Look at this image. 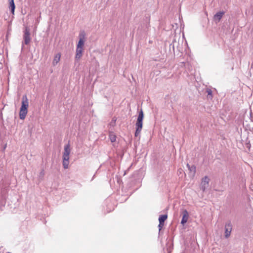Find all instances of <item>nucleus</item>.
<instances>
[{
  "label": "nucleus",
  "instance_id": "1",
  "mask_svg": "<svg viewBox=\"0 0 253 253\" xmlns=\"http://www.w3.org/2000/svg\"><path fill=\"white\" fill-rule=\"evenodd\" d=\"M28 106L29 102L27 95H24L22 96L21 106L19 112V117L20 119L23 120L25 118L28 112Z\"/></svg>",
  "mask_w": 253,
  "mask_h": 253
},
{
  "label": "nucleus",
  "instance_id": "2",
  "mask_svg": "<svg viewBox=\"0 0 253 253\" xmlns=\"http://www.w3.org/2000/svg\"><path fill=\"white\" fill-rule=\"evenodd\" d=\"M144 118V114L142 109L139 112L138 116L135 124L136 130L135 132V136L138 137L140 135V133L142 129L143 119Z\"/></svg>",
  "mask_w": 253,
  "mask_h": 253
},
{
  "label": "nucleus",
  "instance_id": "3",
  "mask_svg": "<svg viewBox=\"0 0 253 253\" xmlns=\"http://www.w3.org/2000/svg\"><path fill=\"white\" fill-rule=\"evenodd\" d=\"M24 42L25 44H28L31 41L30 29L26 27L24 31Z\"/></svg>",
  "mask_w": 253,
  "mask_h": 253
},
{
  "label": "nucleus",
  "instance_id": "4",
  "mask_svg": "<svg viewBox=\"0 0 253 253\" xmlns=\"http://www.w3.org/2000/svg\"><path fill=\"white\" fill-rule=\"evenodd\" d=\"M224 229L225 237L227 239L230 237L232 230V225L230 221H228L225 223Z\"/></svg>",
  "mask_w": 253,
  "mask_h": 253
},
{
  "label": "nucleus",
  "instance_id": "5",
  "mask_svg": "<svg viewBox=\"0 0 253 253\" xmlns=\"http://www.w3.org/2000/svg\"><path fill=\"white\" fill-rule=\"evenodd\" d=\"M85 33L84 32H82L79 34V41L78 42L77 47L79 48H83L84 43Z\"/></svg>",
  "mask_w": 253,
  "mask_h": 253
},
{
  "label": "nucleus",
  "instance_id": "6",
  "mask_svg": "<svg viewBox=\"0 0 253 253\" xmlns=\"http://www.w3.org/2000/svg\"><path fill=\"white\" fill-rule=\"evenodd\" d=\"M189 217L188 212L187 210H184L182 211V218L181 221V223L182 225H184L187 222Z\"/></svg>",
  "mask_w": 253,
  "mask_h": 253
},
{
  "label": "nucleus",
  "instance_id": "7",
  "mask_svg": "<svg viewBox=\"0 0 253 253\" xmlns=\"http://www.w3.org/2000/svg\"><path fill=\"white\" fill-rule=\"evenodd\" d=\"M189 171V175L192 177H194L195 176L196 173V168L194 165L190 166L189 164H187L186 165Z\"/></svg>",
  "mask_w": 253,
  "mask_h": 253
},
{
  "label": "nucleus",
  "instance_id": "8",
  "mask_svg": "<svg viewBox=\"0 0 253 253\" xmlns=\"http://www.w3.org/2000/svg\"><path fill=\"white\" fill-rule=\"evenodd\" d=\"M224 14L225 12L223 11L217 12L213 16L214 20L217 22H219Z\"/></svg>",
  "mask_w": 253,
  "mask_h": 253
},
{
  "label": "nucleus",
  "instance_id": "9",
  "mask_svg": "<svg viewBox=\"0 0 253 253\" xmlns=\"http://www.w3.org/2000/svg\"><path fill=\"white\" fill-rule=\"evenodd\" d=\"M83 48H79L77 47L76 51L75 59L79 60L81 59L83 55Z\"/></svg>",
  "mask_w": 253,
  "mask_h": 253
},
{
  "label": "nucleus",
  "instance_id": "10",
  "mask_svg": "<svg viewBox=\"0 0 253 253\" xmlns=\"http://www.w3.org/2000/svg\"><path fill=\"white\" fill-rule=\"evenodd\" d=\"M9 9L12 14H14V10L15 8V5L14 4V0H9Z\"/></svg>",
  "mask_w": 253,
  "mask_h": 253
},
{
  "label": "nucleus",
  "instance_id": "11",
  "mask_svg": "<svg viewBox=\"0 0 253 253\" xmlns=\"http://www.w3.org/2000/svg\"><path fill=\"white\" fill-rule=\"evenodd\" d=\"M9 9L12 14H14V10L15 8V5L14 4V0H9Z\"/></svg>",
  "mask_w": 253,
  "mask_h": 253
},
{
  "label": "nucleus",
  "instance_id": "12",
  "mask_svg": "<svg viewBox=\"0 0 253 253\" xmlns=\"http://www.w3.org/2000/svg\"><path fill=\"white\" fill-rule=\"evenodd\" d=\"M60 57L61 54L60 53H58L55 55L52 62V64L54 66L56 65L59 62L60 60Z\"/></svg>",
  "mask_w": 253,
  "mask_h": 253
},
{
  "label": "nucleus",
  "instance_id": "13",
  "mask_svg": "<svg viewBox=\"0 0 253 253\" xmlns=\"http://www.w3.org/2000/svg\"><path fill=\"white\" fill-rule=\"evenodd\" d=\"M70 153V145L67 144L64 146L63 155H69Z\"/></svg>",
  "mask_w": 253,
  "mask_h": 253
},
{
  "label": "nucleus",
  "instance_id": "14",
  "mask_svg": "<svg viewBox=\"0 0 253 253\" xmlns=\"http://www.w3.org/2000/svg\"><path fill=\"white\" fill-rule=\"evenodd\" d=\"M168 218L167 214L160 215L159 217V221L161 223H164L165 220Z\"/></svg>",
  "mask_w": 253,
  "mask_h": 253
},
{
  "label": "nucleus",
  "instance_id": "15",
  "mask_svg": "<svg viewBox=\"0 0 253 253\" xmlns=\"http://www.w3.org/2000/svg\"><path fill=\"white\" fill-rule=\"evenodd\" d=\"M209 181H210V179H209V177L208 176H206L202 178L201 184L208 186Z\"/></svg>",
  "mask_w": 253,
  "mask_h": 253
},
{
  "label": "nucleus",
  "instance_id": "16",
  "mask_svg": "<svg viewBox=\"0 0 253 253\" xmlns=\"http://www.w3.org/2000/svg\"><path fill=\"white\" fill-rule=\"evenodd\" d=\"M109 138L111 142H114L116 140V136L113 132H109Z\"/></svg>",
  "mask_w": 253,
  "mask_h": 253
},
{
  "label": "nucleus",
  "instance_id": "17",
  "mask_svg": "<svg viewBox=\"0 0 253 253\" xmlns=\"http://www.w3.org/2000/svg\"><path fill=\"white\" fill-rule=\"evenodd\" d=\"M206 92L208 93V98L211 99L212 98V91L211 89H207Z\"/></svg>",
  "mask_w": 253,
  "mask_h": 253
},
{
  "label": "nucleus",
  "instance_id": "18",
  "mask_svg": "<svg viewBox=\"0 0 253 253\" xmlns=\"http://www.w3.org/2000/svg\"><path fill=\"white\" fill-rule=\"evenodd\" d=\"M69 162V161H63V166L65 169H67L68 168Z\"/></svg>",
  "mask_w": 253,
  "mask_h": 253
},
{
  "label": "nucleus",
  "instance_id": "19",
  "mask_svg": "<svg viewBox=\"0 0 253 253\" xmlns=\"http://www.w3.org/2000/svg\"><path fill=\"white\" fill-rule=\"evenodd\" d=\"M44 175V170L42 169L41 170V171L39 173V179L41 180H42L43 178Z\"/></svg>",
  "mask_w": 253,
  "mask_h": 253
},
{
  "label": "nucleus",
  "instance_id": "20",
  "mask_svg": "<svg viewBox=\"0 0 253 253\" xmlns=\"http://www.w3.org/2000/svg\"><path fill=\"white\" fill-rule=\"evenodd\" d=\"M69 155H63V161H69Z\"/></svg>",
  "mask_w": 253,
  "mask_h": 253
},
{
  "label": "nucleus",
  "instance_id": "21",
  "mask_svg": "<svg viewBox=\"0 0 253 253\" xmlns=\"http://www.w3.org/2000/svg\"><path fill=\"white\" fill-rule=\"evenodd\" d=\"M164 225V223L159 222V224L158 225L159 231H161V230L163 227Z\"/></svg>",
  "mask_w": 253,
  "mask_h": 253
},
{
  "label": "nucleus",
  "instance_id": "22",
  "mask_svg": "<svg viewBox=\"0 0 253 253\" xmlns=\"http://www.w3.org/2000/svg\"><path fill=\"white\" fill-rule=\"evenodd\" d=\"M208 186H206V185H203L202 184H201V189L203 191H205V190H206V189L208 187Z\"/></svg>",
  "mask_w": 253,
  "mask_h": 253
},
{
  "label": "nucleus",
  "instance_id": "23",
  "mask_svg": "<svg viewBox=\"0 0 253 253\" xmlns=\"http://www.w3.org/2000/svg\"><path fill=\"white\" fill-rule=\"evenodd\" d=\"M246 147L248 148L249 149L251 148V144L250 143V141L247 142L246 143Z\"/></svg>",
  "mask_w": 253,
  "mask_h": 253
},
{
  "label": "nucleus",
  "instance_id": "24",
  "mask_svg": "<svg viewBox=\"0 0 253 253\" xmlns=\"http://www.w3.org/2000/svg\"><path fill=\"white\" fill-rule=\"evenodd\" d=\"M115 122H116V120H114V119H113V120H112V122L111 123V124H112V123L115 124Z\"/></svg>",
  "mask_w": 253,
  "mask_h": 253
},
{
  "label": "nucleus",
  "instance_id": "25",
  "mask_svg": "<svg viewBox=\"0 0 253 253\" xmlns=\"http://www.w3.org/2000/svg\"><path fill=\"white\" fill-rule=\"evenodd\" d=\"M181 63H182V64H185V63H184V62H182Z\"/></svg>",
  "mask_w": 253,
  "mask_h": 253
},
{
  "label": "nucleus",
  "instance_id": "26",
  "mask_svg": "<svg viewBox=\"0 0 253 253\" xmlns=\"http://www.w3.org/2000/svg\"><path fill=\"white\" fill-rule=\"evenodd\" d=\"M7 253H10V252H8Z\"/></svg>",
  "mask_w": 253,
  "mask_h": 253
}]
</instances>
